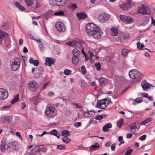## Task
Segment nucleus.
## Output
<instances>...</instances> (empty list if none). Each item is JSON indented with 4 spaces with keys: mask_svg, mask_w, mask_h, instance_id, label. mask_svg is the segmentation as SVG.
<instances>
[{
    "mask_svg": "<svg viewBox=\"0 0 155 155\" xmlns=\"http://www.w3.org/2000/svg\"><path fill=\"white\" fill-rule=\"evenodd\" d=\"M130 77L133 79H136L138 81H140L142 78V74L136 70H132L129 72Z\"/></svg>",
    "mask_w": 155,
    "mask_h": 155,
    "instance_id": "f257e3e1",
    "label": "nucleus"
},
{
    "mask_svg": "<svg viewBox=\"0 0 155 155\" xmlns=\"http://www.w3.org/2000/svg\"><path fill=\"white\" fill-rule=\"evenodd\" d=\"M99 27L93 23L87 24L86 26V29L87 33L89 35L93 34V32L97 29Z\"/></svg>",
    "mask_w": 155,
    "mask_h": 155,
    "instance_id": "f03ea898",
    "label": "nucleus"
},
{
    "mask_svg": "<svg viewBox=\"0 0 155 155\" xmlns=\"http://www.w3.org/2000/svg\"><path fill=\"white\" fill-rule=\"evenodd\" d=\"M45 113L46 115L48 117H52L57 115V112L55 108L49 107H47Z\"/></svg>",
    "mask_w": 155,
    "mask_h": 155,
    "instance_id": "7ed1b4c3",
    "label": "nucleus"
},
{
    "mask_svg": "<svg viewBox=\"0 0 155 155\" xmlns=\"http://www.w3.org/2000/svg\"><path fill=\"white\" fill-rule=\"evenodd\" d=\"M21 64V60L18 57H15L13 60L11 68L14 71H16L19 68Z\"/></svg>",
    "mask_w": 155,
    "mask_h": 155,
    "instance_id": "20e7f679",
    "label": "nucleus"
},
{
    "mask_svg": "<svg viewBox=\"0 0 155 155\" xmlns=\"http://www.w3.org/2000/svg\"><path fill=\"white\" fill-rule=\"evenodd\" d=\"M9 143L5 139L2 140L0 146V150L2 152H4L10 149Z\"/></svg>",
    "mask_w": 155,
    "mask_h": 155,
    "instance_id": "39448f33",
    "label": "nucleus"
},
{
    "mask_svg": "<svg viewBox=\"0 0 155 155\" xmlns=\"http://www.w3.org/2000/svg\"><path fill=\"white\" fill-rule=\"evenodd\" d=\"M109 104V101L107 99H104L98 101L96 107L102 109H105Z\"/></svg>",
    "mask_w": 155,
    "mask_h": 155,
    "instance_id": "423d86ee",
    "label": "nucleus"
},
{
    "mask_svg": "<svg viewBox=\"0 0 155 155\" xmlns=\"http://www.w3.org/2000/svg\"><path fill=\"white\" fill-rule=\"evenodd\" d=\"M28 89L31 91L34 92L36 91L38 88V84L36 81H29L28 84Z\"/></svg>",
    "mask_w": 155,
    "mask_h": 155,
    "instance_id": "0eeeda50",
    "label": "nucleus"
},
{
    "mask_svg": "<svg viewBox=\"0 0 155 155\" xmlns=\"http://www.w3.org/2000/svg\"><path fill=\"white\" fill-rule=\"evenodd\" d=\"M110 15L107 13H103L99 16L98 20L101 23H104L110 18Z\"/></svg>",
    "mask_w": 155,
    "mask_h": 155,
    "instance_id": "6e6552de",
    "label": "nucleus"
},
{
    "mask_svg": "<svg viewBox=\"0 0 155 155\" xmlns=\"http://www.w3.org/2000/svg\"><path fill=\"white\" fill-rule=\"evenodd\" d=\"M140 125L138 123H132L128 126V130L133 133L135 132L139 127Z\"/></svg>",
    "mask_w": 155,
    "mask_h": 155,
    "instance_id": "1a4fd4ad",
    "label": "nucleus"
},
{
    "mask_svg": "<svg viewBox=\"0 0 155 155\" xmlns=\"http://www.w3.org/2000/svg\"><path fill=\"white\" fill-rule=\"evenodd\" d=\"M138 12L144 15H150V12L148 7L142 5L139 7L138 9Z\"/></svg>",
    "mask_w": 155,
    "mask_h": 155,
    "instance_id": "9d476101",
    "label": "nucleus"
},
{
    "mask_svg": "<svg viewBox=\"0 0 155 155\" xmlns=\"http://www.w3.org/2000/svg\"><path fill=\"white\" fill-rule=\"evenodd\" d=\"M120 17L121 20L126 23H131L133 21V19L130 17L124 15H120Z\"/></svg>",
    "mask_w": 155,
    "mask_h": 155,
    "instance_id": "9b49d317",
    "label": "nucleus"
},
{
    "mask_svg": "<svg viewBox=\"0 0 155 155\" xmlns=\"http://www.w3.org/2000/svg\"><path fill=\"white\" fill-rule=\"evenodd\" d=\"M57 30L61 32H64L66 30V28L64 23L61 22H57L55 25Z\"/></svg>",
    "mask_w": 155,
    "mask_h": 155,
    "instance_id": "f8f14e48",
    "label": "nucleus"
},
{
    "mask_svg": "<svg viewBox=\"0 0 155 155\" xmlns=\"http://www.w3.org/2000/svg\"><path fill=\"white\" fill-rule=\"evenodd\" d=\"M94 32L90 36H93L94 38L96 39L100 38L103 34V32L101 30L100 28H99Z\"/></svg>",
    "mask_w": 155,
    "mask_h": 155,
    "instance_id": "ddd939ff",
    "label": "nucleus"
},
{
    "mask_svg": "<svg viewBox=\"0 0 155 155\" xmlns=\"http://www.w3.org/2000/svg\"><path fill=\"white\" fill-rule=\"evenodd\" d=\"M8 97V91L4 89L0 88V99L4 100Z\"/></svg>",
    "mask_w": 155,
    "mask_h": 155,
    "instance_id": "4468645a",
    "label": "nucleus"
},
{
    "mask_svg": "<svg viewBox=\"0 0 155 155\" xmlns=\"http://www.w3.org/2000/svg\"><path fill=\"white\" fill-rule=\"evenodd\" d=\"M73 56L72 58V62L74 64H78V49L76 48L74 49L72 51Z\"/></svg>",
    "mask_w": 155,
    "mask_h": 155,
    "instance_id": "2eb2a0df",
    "label": "nucleus"
},
{
    "mask_svg": "<svg viewBox=\"0 0 155 155\" xmlns=\"http://www.w3.org/2000/svg\"><path fill=\"white\" fill-rule=\"evenodd\" d=\"M55 61L54 58L47 57L45 59V64L48 66H51L54 64Z\"/></svg>",
    "mask_w": 155,
    "mask_h": 155,
    "instance_id": "dca6fc26",
    "label": "nucleus"
},
{
    "mask_svg": "<svg viewBox=\"0 0 155 155\" xmlns=\"http://www.w3.org/2000/svg\"><path fill=\"white\" fill-rule=\"evenodd\" d=\"M141 86L142 87L143 90H145L149 87L151 89V88L150 87H154L152 85H150L145 81H143L141 83Z\"/></svg>",
    "mask_w": 155,
    "mask_h": 155,
    "instance_id": "f3484780",
    "label": "nucleus"
},
{
    "mask_svg": "<svg viewBox=\"0 0 155 155\" xmlns=\"http://www.w3.org/2000/svg\"><path fill=\"white\" fill-rule=\"evenodd\" d=\"M99 81L100 85L101 86H105L107 84V80L103 77L100 78L99 80Z\"/></svg>",
    "mask_w": 155,
    "mask_h": 155,
    "instance_id": "a211bd4d",
    "label": "nucleus"
},
{
    "mask_svg": "<svg viewBox=\"0 0 155 155\" xmlns=\"http://www.w3.org/2000/svg\"><path fill=\"white\" fill-rule=\"evenodd\" d=\"M130 5L127 3H124L120 5V8L122 10H127L130 8Z\"/></svg>",
    "mask_w": 155,
    "mask_h": 155,
    "instance_id": "6ab92c4d",
    "label": "nucleus"
},
{
    "mask_svg": "<svg viewBox=\"0 0 155 155\" xmlns=\"http://www.w3.org/2000/svg\"><path fill=\"white\" fill-rule=\"evenodd\" d=\"M12 118L11 117H4L1 119V121L6 123H11Z\"/></svg>",
    "mask_w": 155,
    "mask_h": 155,
    "instance_id": "aec40b11",
    "label": "nucleus"
},
{
    "mask_svg": "<svg viewBox=\"0 0 155 155\" xmlns=\"http://www.w3.org/2000/svg\"><path fill=\"white\" fill-rule=\"evenodd\" d=\"M68 7L72 11L75 10L78 8L76 4L72 3H70L68 5Z\"/></svg>",
    "mask_w": 155,
    "mask_h": 155,
    "instance_id": "412c9836",
    "label": "nucleus"
},
{
    "mask_svg": "<svg viewBox=\"0 0 155 155\" xmlns=\"http://www.w3.org/2000/svg\"><path fill=\"white\" fill-rule=\"evenodd\" d=\"M66 44L70 46L76 47L78 45V41L75 40L71 41H68L66 43Z\"/></svg>",
    "mask_w": 155,
    "mask_h": 155,
    "instance_id": "4be33fe9",
    "label": "nucleus"
},
{
    "mask_svg": "<svg viewBox=\"0 0 155 155\" xmlns=\"http://www.w3.org/2000/svg\"><path fill=\"white\" fill-rule=\"evenodd\" d=\"M87 15L85 14L84 12L78 13V18H79L78 20L81 19H84L86 18Z\"/></svg>",
    "mask_w": 155,
    "mask_h": 155,
    "instance_id": "5701e85b",
    "label": "nucleus"
},
{
    "mask_svg": "<svg viewBox=\"0 0 155 155\" xmlns=\"http://www.w3.org/2000/svg\"><path fill=\"white\" fill-rule=\"evenodd\" d=\"M111 34L114 36H116L117 35L118 33V30L116 28L113 27L111 29Z\"/></svg>",
    "mask_w": 155,
    "mask_h": 155,
    "instance_id": "b1692460",
    "label": "nucleus"
},
{
    "mask_svg": "<svg viewBox=\"0 0 155 155\" xmlns=\"http://www.w3.org/2000/svg\"><path fill=\"white\" fill-rule=\"evenodd\" d=\"M9 35L2 30H0V38L2 39L4 37L8 38Z\"/></svg>",
    "mask_w": 155,
    "mask_h": 155,
    "instance_id": "393cba45",
    "label": "nucleus"
},
{
    "mask_svg": "<svg viewBox=\"0 0 155 155\" xmlns=\"http://www.w3.org/2000/svg\"><path fill=\"white\" fill-rule=\"evenodd\" d=\"M14 5L20 10L22 11H24L25 10V8L23 6L21 5L18 2H15Z\"/></svg>",
    "mask_w": 155,
    "mask_h": 155,
    "instance_id": "a878e982",
    "label": "nucleus"
},
{
    "mask_svg": "<svg viewBox=\"0 0 155 155\" xmlns=\"http://www.w3.org/2000/svg\"><path fill=\"white\" fill-rule=\"evenodd\" d=\"M17 144V142H12L11 143H9V144L10 145V148L12 149L16 150L17 149L16 146Z\"/></svg>",
    "mask_w": 155,
    "mask_h": 155,
    "instance_id": "bb28decb",
    "label": "nucleus"
},
{
    "mask_svg": "<svg viewBox=\"0 0 155 155\" xmlns=\"http://www.w3.org/2000/svg\"><path fill=\"white\" fill-rule=\"evenodd\" d=\"M149 21V18L147 17H144L143 19V23L141 24L142 26H145L147 24Z\"/></svg>",
    "mask_w": 155,
    "mask_h": 155,
    "instance_id": "cd10ccee",
    "label": "nucleus"
},
{
    "mask_svg": "<svg viewBox=\"0 0 155 155\" xmlns=\"http://www.w3.org/2000/svg\"><path fill=\"white\" fill-rule=\"evenodd\" d=\"M130 51L128 49L124 48L122 51L121 54L124 56H126L128 53H130Z\"/></svg>",
    "mask_w": 155,
    "mask_h": 155,
    "instance_id": "c85d7f7f",
    "label": "nucleus"
},
{
    "mask_svg": "<svg viewBox=\"0 0 155 155\" xmlns=\"http://www.w3.org/2000/svg\"><path fill=\"white\" fill-rule=\"evenodd\" d=\"M19 94L14 96V98L11 101V103L12 104H14L17 102L19 99Z\"/></svg>",
    "mask_w": 155,
    "mask_h": 155,
    "instance_id": "c756f323",
    "label": "nucleus"
},
{
    "mask_svg": "<svg viewBox=\"0 0 155 155\" xmlns=\"http://www.w3.org/2000/svg\"><path fill=\"white\" fill-rule=\"evenodd\" d=\"M84 42L83 41H81V40H78V45H79L81 47V52L84 55L86 54L85 53L84 51L83 47H82V46L83 45V44H84Z\"/></svg>",
    "mask_w": 155,
    "mask_h": 155,
    "instance_id": "7c9ffc66",
    "label": "nucleus"
},
{
    "mask_svg": "<svg viewBox=\"0 0 155 155\" xmlns=\"http://www.w3.org/2000/svg\"><path fill=\"white\" fill-rule=\"evenodd\" d=\"M62 135L65 137H67L70 135V132L67 130H64L62 132Z\"/></svg>",
    "mask_w": 155,
    "mask_h": 155,
    "instance_id": "2f4dec72",
    "label": "nucleus"
},
{
    "mask_svg": "<svg viewBox=\"0 0 155 155\" xmlns=\"http://www.w3.org/2000/svg\"><path fill=\"white\" fill-rule=\"evenodd\" d=\"M99 144L97 143H96L94 145H92V146L90 147V151H93L95 150L97 148H99Z\"/></svg>",
    "mask_w": 155,
    "mask_h": 155,
    "instance_id": "473e14b6",
    "label": "nucleus"
},
{
    "mask_svg": "<svg viewBox=\"0 0 155 155\" xmlns=\"http://www.w3.org/2000/svg\"><path fill=\"white\" fill-rule=\"evenodd\" d=\"M36 70L37 71V73L41 75L43 73L44 69L42 67L39 66L38 68H37Z\"/></svg>",
    "mask_w": 155,
    "mask_h": 155,
    "instance_id": "72a5a7b5",
    "label": "nucleus"
},
{
    "mask_svg": "<svg viewBox=\"0 0 155 155\" xmlns=\"http://www.w3.org/2000/svg\"><path fill=\"white\" fill-rule=\"evenodd\" d=\"M62 1H59L58 0H49V2L50 5H57L58 2H61Z\"/></svg>",
    "mask_w": 155,
    "mask_h": 155,
    "instance_id": "f704fd0d",
    "label": "nucleus"
},
{
    "mask_svg": "<svg viewBox=\"0 0 155 155\" xmlns=\"http://www.w3.org/2000/svg\"><path fill=\"white\" fill-rule=\"evenodd\" d=\"M82 106H79L78 104V108H79V109L78 110V111H79V112L78 113V116H79V117H81L82 115H84V111H83L81 109V108H82Z\"/></svg>",
    "mask_w": 155,
    "mask_h": 155,
    "instance_id": "c9c22d12",
    "label": "nucleus"
},
{
    "mask_svg": "<svg viewBox=\"0 0 155 155\" xmlns=\"http://www.w3.org/2000/svg\"><path fill=\"white\" fill-rule=\"evenodd\" d=\"M152 120V118H148L142 121L141 123V125H145L148 122L151 121Z\"/></svg>",
    "mask_w": 155,
    "mask_h": 155,
    "instance_id": "e433bc0d",
    "label": "nucleus"
},
{
    "mask_svg": "<svg viewBox=\"0 0 155 155\" xmlns=\"http://www.w3.org/2000/svg\"><path fill=\"white\" fill-rule=\"evenodd\" d=\"M141 96L143 97L147 98L150 101L152 100V97L149 96L147 93H141Z\"/></svg>",
    "mask_w": 155,
    "mask_h": 155,
    "instance_id": "4c0bfd02",
    "label": "nucleus"
},
{
    "mask_svg": "<svg viewBox=\"0 0 155 155\" xmlns=\"http://www.w3.org/2000/svg\"><path fill=\"white\" fill-rule=\"evenodd\" d=\"M44 145H41L37 146L35 148L36 152H38L40 151H42V149L44 148Z\"/></svg>",
    "mask_w": 155,
    "mask_h": 155,
    "instance_id": "58836bf2",
    "label": "nucleus"
},
{
    "mask_svg": "<svg viewBox=\"0 0 155 155\" xmlns=\"http://www.w3.org/2000/svg\"><path fill=\"white\" fill-rule=\"evenodd\" d=\"M1 27L3 29L6 30L9 29V26L8 24L7 23H4L1 26Z\"/></svg>",
    "mask_w": 155,
    "mask_h": 155,
    "instance_id": "ea45409f",
    "label": "nucleus"
},
{
    "mask_svg": "<svg viewBox=\"0 0 155 155\" xmlns=\"http://www.w3.org/2000/svg\"><path fill=\"white\" fill-rule=\"evenodd\" d=\"M34 0H25V2L28 6H30L33 4Z\"/></svg>",
    "mask_w": 155,
    "mask_h": 155,
    "instance_id": "a19ab883",
    "label": "nucleus"
},
{
    "mask_svg": "<svg viewBox=\"0 0 155 155\" xmlns=\"http://www.w3.org/2000/svg\"><path fill=\"white\" fill-rule=\"evenodd\" d=\"M64 13L62 11L56 12L54 14V15L56 16H63L64 15Z\"/></svg>",
    "mask_w": 155,
    "mask_h": 155,
    "instance_id": "79ce46f5",
    "label": "nucleus"
},
{
    "mask_svg": "<svg viewBox=\"0 0 155 155\" xmlns=\"http://www.w3.org/2000/svg\"><path fill=\"white\" fill-rule=\"evenodd\" d=\"M124 120L122 119H120L117 122V126L119 127H120L121 124L123 122Z\"/></svg>",
    "mask_w": 155,
    "mask_h": 155,
    "instance_id": "37998d69",
    "label": "nucleus"
},
{
    "mask_svg": "<svg viewBox=\"0 0 155 155\" xmlns=\"http://www.w3.org/2000/svg\"><path fill=\"white\" fill-rule=\"evenodd\" d=\"M118 141L119 142H120V143L119 144V145L120 146L121 144H123L124 143V140H123V137L122 136H120L118 138Z\"/></svg>",
    "mask_w": 155,
    "mask_h": 155,
    "instance_id": "c03bdc74",
    "label": "nucleus"
},
{
    "mask_svg": "<svg viewBox=\"0 0 155 155\" xmlns=\"http://www.w3.org/2000/svg\"><path fill=\"white\" fill-rule=\"evenodd\" d=\"M95 66L96 67V69L98 71H99L101 69V65L99 62H96L95 64Z\"/></svg>",
    "mask_w": 155,
    "mask_h": 155,
    "instance_id": "a18cd8bd",
    "label": "nucleus"
},
{
    "mask_svg": "<svg viewBox=\"0 0 155 155\" xmlns=\"http://www.w3.org/2000/svg\"><path fill=\"white\" fill-rule=\"evenodd\" d=\"M81 73L83 74H85L86 73L87 71L84 66H82L81 68Z\"/></svg>",
    "mask_w": 155,
    "mask_h": 155,
    "instance_id": "49530a36",
    "label": "nucleus"
},
{
    "mask_svg": "<svg viewBox=\"0 0 155 155\" xmlns=\"http://www.w3.org/2000/svg\"><path fill=\"white\" fill-rule=\"evenodd\" d=\"M71 71L68 69H66L64 70V73L65 75H68L71 74Z\"/></svg>",
    "mask_w": 155,
    "mask_h": 155,
    "instance_id": "de8ad7c7",
    "label": "nucleus"
},
{
    "mask_svg": "<svg viewBox=\"0 0 155 155\" xmlns=\"http://www.w3.org/2000/svg\"><path fill=\"white\" fill-rule=\"evenodd\" d=\"M62 140L64 142L67 143H69L70 141V139L68 137L63 138L62 139Z\"/></svg>",
    "mask_w": 155,
    "mask_h": 155,
    "instance_id": "09e8293b",
    "label": "nucleus"
},
{
    "mask_svg": "<svg viewBox=\"0 0 155 155\" xmlns=\"http://www.w3.org/2000/svg\"><path fill=\"white\" fill-rule=\"evenodd\" d=\"M89 117H93L95 115V112L94 111H88Z\"/></svg>",
    "mask_w": 155,
    "mask_h": 155,
    "instance_id": "8fccbe9b",
    "label": "nucleus"
},
{
    "mask_svg": "<svg viewBox=\"0 0 155 155\" xmlns=\"http://www.w3.org/2000/svg\"><path fill=\"white\" fill-rule=\"evenodd\" d=\"M89 53L90 54L89 58L91 60L92 58L94 56V53L93 51L92 50H89L88 51Z\"/></svg>",
    "mask_w": 155,
    "mask_h": 155,
    "instance_id": "3c124183",
    "label": "nucleus"
},
{
    "mask_svg": "<svg viewBox=\"0 0 155 155\" xmlns=\"http://www.w3.org/2000/svg\"><path fill=\"white\" fill-rule=\"evenodd\" d=\"M57 148L60 150H64L66 149V147L65 146L62 145H58L57 146Z\"/></svg>",
    "mask_w": 155,
    "mask_h": 155,
    "instance_id": "603ef678",
    "label": "nucleus"
},
{
    "mask_svg": "<svg viewBox=\"0 0 155 155\" xmlns=\"http://www.w3.org/2000/svg\"><path fill=\"white\" fill-rule=\"evenodd\" d=\"M133 151V150L132 149H130L126 152L124 155H130Z\"/></svg>",
    "mask_w": 155,
    "mask_h": 155,
    "instance_id": "864d4df0",
    "label": "nucleus"
},
{
    "mask_svg": "<svg viewBox=\"0 0 155 155\" xmlns=\"http://www.w3.org/2000/svg\"><path fill=\"white\" fill-rule=\"evenodd\" d=\"M144 46L143 45L141 44L140 42H138L137 43V47L139 49H141Z\"/></svg>",
    "mask_w": 155,
    "mask_h": 155,
    "instance_id": "5fc2aeb1",
    "label": "nucleus"
},
{
    "mask_svg": "<svg viewBox=\"0 0 155 155\" xmlns=\"http://www.w3.org/2000/svg\"><path fill=\"white\" fill-rule=\"evenodd\" d=\"M51 134L53 135L54 136H56L58 134V132L56 130L54 129L52 130L51 132L50 133Z\"/></svg>",
    "mask_w": 155,
    "mask_h": 155,
    "instance_id": "6e6d98bb",
    "label": "nucleus"
},
{
    "mask_svg": "<svg viewBox=\"0 0 155 155\" xmlns=\"http://www.w3.org/2000/svg\"><path fill=\"white\" fill-rule=\"evenodd\" d=\"M142 99L141 97L136 98L135 100L134 101L136 102L137 103H140L142 102Z\"/></svg>",
    "mask_w": 155,
    "mask_h": 155,
    "instance_id": "4d7b16f0",
    "label": "nucleus"
},
{
    "mask_svg": "<svg viewBox=\"0 0 155 155\" xmlns=\"http://www.w3.org/2000/svg\"><path fill=\"white\" fill-rule=\"evenodd\" d=\"M146 137L147 135H144L140 137L139 138V139L140 140L143 141L144 140L146 139Z\"/></svg>",
    "mask_w": 155,
    "mask_h": 155,
    "instance_id": "13d9d810",
    "label": "nucleus"
},
{
    "mask_svg": "<svg viewBox=\"0 0 155 155\" xmlns=\"http://www.w3.org/2000/svg\"><path fill=\"white\" fill-rule=\"evenodd\" d=\"M103 118L102 116L101 115H98L96 116L95 117V119L97 120H100Z\"/></svg>",
    "mask_w": 155,
    "mask_h": 155,
    "instance_id": "bf43d9fd",
    "label": "nucleus"
},
{
    "mask_svg": "<svg viewBox=\"0 0 155 155\" xmlns=\"http://www.w3.org/2000/svg\"><path fill=\"white\" fill-rule=\"evenodd\" d=\"M81 87L82 88H83L86 85V83L84 81V80H81Z\"/></svg>",
    "mask_w": 155,
    "mask_h": 155,
    "instance_id": "052dcab7",
    "label": "nucleus"
},
{
    "mask_svg": "<svg viewBox=\"0 0 155 155\" xmlns=\"http://www.w3.org/2000/svg\"><path fill=\"white\" fill-rule=\"evenodd\" d=\"M109 129L105 126V125L103 127V131L104 132H107L109 131Z\"/></svg>",
    "mask_w": 155,
    "mask_h": 155,
    "instance_id": "680f3d73",
    "label": "nucleus"
},
{
    "mask_svg": "<svg viewBox=\"0 0 155 155\" xmlns=\"http://www.w3.org/2000/svg\"><path fill=\"white\" fill-rule=\"evenodd\" d=\"M39 63V61L37 60H35L33 63L35 66H37Z\"/></svg>",
    "mask_w": 155,
    "mask_h": 155,
    "instance_id": "e2e57ef3",
    "label": "nucleus"
},
{
    "mask_svg": "<svg viewBox=\"0 0 155 155\" xmlns=\"http://www.w3.org/2000/svg\"><path fill=\"white\" fill-rule=\"evenodd\" d=\"M105 125L108 128H110L112 127V125L110 123H107Z\"/></svg>",
    "mask_w": 155,
    "mask_h": 155,
    "instance_id": "0e129e2a",
    "label": "nucleus"
},
{
    "mask_svg": "<svg viewBox=\"0 0 155 155\" xmlns=\"http://www.w3.org/2000/svg\"><path fill=\"white\" fill-rule=\"evenodd\" d=\"M44 44L42 43L40 44L39 45V47L41 51H43L44 50Z\"/></svg>",
    "mask_w": 155,
    "mask_h": 155,
    "instance_id": "69168bd1",
    "label": "nucleus"
},
{
    "mask_svg": "<svg viewBox=\"0 0 155 155\" xmlns=\"http://www.w3.org/2000/svg\"><path fill=\"white\" fill-rule=\"evenodd\" d=\"M52 11L51 10H48L47 12L46 13V16H48L49 15H50L52 13Z\"/></svg>",
    "mask_w": 155,
    "mask_h": 155,
    "instance_id": "338daca9",
    "label": "nucleus"
},
{
    "mask_svg": "<svg viewBox=\"0 0 155 155\" xmlns=\"http://www.w3.org/2000/svg\"><path fill=\"white\" fill-rule=\"evenodd\" d=\"M48 84L49 82H47L45 83L42 88V89H44L45 88H46L47 86L48 85Z\"/></svg>",
    "mask_w": 155,
    "mask_h": 155,
    "instance_id": "774afa93",
    "label": "nucleus"
}]
</instances>
